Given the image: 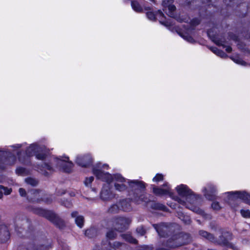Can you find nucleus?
Segmentation results:
<instances>
[{
    "label": "nucleus",
    "instance_id": "nucleus-23",
    "mask_svg": "<svg viewBox=\"0 0 250 250\" xmlns=\"http://www.w3.org/2000/svg\"><path fill=\"white\" fill-rule=\"evenodd\" d=\"M195 3L201 2H202L203 4H204V6H203L202 8L199 10L200 11H202V12H200L199 13L200 16H202V15L204 14V11H206V8L205 6L206 5L209 6L210 0H195Z\"/></svg>",
    "mask_w": 250,
    "mask_h": 250
},
{
    "label": "nucleus",
    "instance_id": "nucleus-58",
    "mask_svg": "<svg viewBox=\"0 0 250 250\" xmlns=\"http://www.w3.org/2000/svg\"><path fill=\"white\" fill-rule=\"evenodd\" d=\"M65 192V191L64 190H63L62 191L61 193H60V192H58L57 194L58 195H62L63 194H64Z\"/></svg>",
    "mask_w": 250,
    "mask_h": 250
},
{
    "label": "nucleus",
    "instance_id": "nucleus-52",
    "mask_svg": "<svg viewBox=\"0 0 250 250\" xmlns=\"http://www.w3.org/2000/svg\"><path fill=\"white\" fill-rule=\"evenodd\" d=\"M185 218L183 221L185 222V223L187 224H190V219L187 216V217H184Z\"/></svg>",
    "mask_w": 250,
    "mask_h": 250
},
{
    "label": "nucleus",
    "instance_id": "nucleus-5",
    "mask_svg": "<svg viewBox=\"0 0 250 250\" xmlns=\"http://www.w3.org/2000/svg\"><path fill=\"white\" fill-rule=\"evenodd\" d=\"M178 193L183 197H185L186 201L191 204H195L197 197L193 193L186 185H181L176 188Z\"/></svg>",
    "mask_w": 250,
    "mask_h": 250
},
{
    "label": "nucleus",
    "instance_id": "nucleus-15",
    "mask_svg": "<svg viewBox=\"0 0 250 250\" xmlns=\"http://www.w3.org/2000/svg\"><path fill=\"white\" fill-rule=\"evenodd\" d=\"M150 195L144 194V192H143L139 194L134 195L133 197V200L137 204H140L142 202L148 203L150 201Z\"/></svg>",
    "mask_w": 250,
    "mask_h": 250
},
{
    "label": "nucleus",
    "instance_id": "nucleus-11",
    "mask_svg": "<svg viewBox=\"0 0 250 250\" xmlns=\"http://www.w3.org/2000/svg\"><path fill=\"white\" fill-rule=\"evenodd\" d=\"M172 18H174L176 21L179 22H189L191 28H193L194 27L197 26L200 23V20L198 18H194L192 20L189 19V17H171Z\"/></svg>",
    "mask_w": 250,
    "mask_h": 250
},
{
    "label": "nucleus",
    "instance_id": "nucleus-62",
    "mask_svg": "<svg viewBox=\"0 0 250 250\" xmlns=\"http://www.w3.org/2000/svg\"><path fill=\"white\" fill-rule=\"evenodd\" d=\"M161 16H164V14H163L162 13H161Z\"/></svg>",
    "mask_w": 250,
    "mask_h": 250
},
{
    "label": "nucleus",
    "instance_id": "nucleus-29",
    "mask_svg": "<svg viewBox=\"0 0 250 250\" xmlns=\"http://www.w3.org/2000/svg\"><path fill=\"white\" fill-rule=\"evenodd\" d=\"M25 182L28 185H31L32 186H36L38 184V181L36 179L28 177L25 179Z\"/></svg>",
    "mask_w": 250,
    "mask_h": 250
},
{
    "label": "nucleus",
    "instance_id": "nucleus-12",
    "mask_svg": "<svg viewBox=\"0 0 250 250\" xmlns=\"http://www.w3.org/2000/svg\"><path fill=\"white\" fill-rule=\"evenodd\" d=\"M69 158L65 157L64 159L57 158V165L58 167H62L66 172H69L70 169L73 167V163L71 161H68Z\"/></svg>",
    "mask_w": 250,
    "mask_h": 250
},
{
    "label": "nucleus",
    "instance_id": "nucleus-24",
    "mask_svg": "<svg viewBox=\"0 0 250 250\" xmlns=\"http://www.w3.org/2000/svg\"><path fill=\"white\" fill-rule=\"evenodd\" d=\"M121 237L130 243L136 244L138 243V241L129 234H123L121 235Z\"/></svg>",
    "mask_w": 250,
    "mask_h": 250
},
{
    "label": "nucleus",
    "instance_id": "nucleus-9",
    "mask_svg": "<svg viewBox=\"0 0 250 250\" xmlns=\"http://www.w3.org/2000/svg\"><path fill=\"white\" fill-rule=\"evenodd\" d=\"M93 172L96 177L104 181L110 183L113 179V176L108 173H104L101 169H99L96 167H94L93 169Z\"/></svg>",
    "mask_w": 250,
    "mask_h": 250
},
{
    "label": "nucleus",
    "instance_id": "nucleus-28",
    "mask_svg": "<svg viewBox=\"0 0 250 250\" xmlns=\"http://www.w3.org/2000/svg\"><path fill=\"white\" fill-rule=\"evenodd\" d=\"M151 207L152 208L155 209H159L164 211L166 210L167 209V207L165 205L158 203H152Z\"/></svg>",
    "mask_w": 250,
    "mask_h": 250
},
{
    "label": "nucleus",
    "instance_id": "nucleus-31",
    "mask_svg": "<svg viewBox=\"0 0 250 250\" xmlns=\"http://www.w3.org/2000/svg\"><path fill=\"white\" fill-rule=\"evenodd\" d=\"M120 208V206L116 204L112 205L108 209V212L111 213H117Z\"/></svg>",
    "mask_w": 250,
    "mask_h": 250
},
{
    "label": "nucleus",
    "instance_id": "nucleus-42",
    "mask_svg": "<svg viewBox=\"0 0 250 250\" xmlns=\"http://www.w3.org/2000/svg\"><path fill=\"white\" fill-rule=\"evenodd\" d=\"M26 171L25 168L22 167H19L17 168L16 173L19 175H23L26 173Z\"/></svg>",
    "mask_w": 250,
    "mask_h": 250
},
{
    "label": "nucleus",
    "instance_id": "nucleus-57",
    "mask_svg": "<svg viewBox=\"0 0 250 250\" xmlns=\"http://www.w3.org/2000/svg\"><path fill=\"white\" fill-rule=\"evenodd\" d=\"M45 202L47 203V204H49L52 202V200L47 199L45 200Z\"/></svg>",
    "mask_w": 250,
    "mask_h": 250
},
{
    "label": "nucleus",
    "instance_id": "nucleus-49",
    "mask_svg": "<svg viewBox=\"0 0 250 250\" xmlns=\"http://www.w3.org/2000/svg\"><path fill=\"white\" fill-rule=\"evenodd\" d=\"M43 168L49 171H51L52 170V167L49 164L46 163L44 164Z\"/></svg>",
    "mask_w": 250,
    "mask_h": 250
},
{
    "label": "nucleus",
    "instance_id": "nucleus-20",
    "mask_svg": "<svg viewBox=\"0 0 250 250\" xmlns=\"http://www.w3.org/2000/svg\"><path fill=\"white\" fill-rule=\"evenodd\" d=\"M153 192L157 195H163L170 193L169 188H161L153 186Z\"/></svg>",
    "mask_w": 250,
    "mask_h": 250
},
{
    "label": "nucleus",
    "instance_id": "nucleus-27",
    "mask_svg": "<svg viewBox=\"0 0 250 250\" xmlns=\"http://www.w3.org/2000/svg\"><path fill=\"white\" fill-rule=\"evenodd\" d=\"M114 186L115 189L119 191H124L127 189V186L124 183H115Z\"/></svg>",
    "mask_w": 250,
    "mask_h": 250
},
{
    "label": "nucleus",
    "instance_id": "nucleus-18",
    "mask_svg": "<svg viewBox=\"0 0 250 250\" xmlns=\"http://www.w3.org/2000/svg\"><path fill=\"white\" fill-rule=\"evenodd\" d=\"M130 199L123 200L119 203L121 209L125 211H129L132 209Z\"/></svg>",
    "mask_w": 250,
    "mask_h": 250
},
{
    "label": "nucleus",
    "instance_id": "nucleus-53",
    "mask_svg": "<svg viewBox=\"0 0 250 250\" xmlns=\"http://www.w3.org/2000/svg\"><path fill=\"white\" fill-rule=\"evenodd\" d=\"M226 50L228 52H230L232 51V48L230 46H228L226 47Z\"/></svg>",
    "mask_w": 250,
    "mask_h": 250
},
{
    "label": "nucleus",
    "instance_id": "nucleus-45",
    "mask_svg": "<svg viewBox=\"0 0 250 250\" xmlns=\"http://www.w3.org/2000/svg\"><path fill=\"white\" fill-rule=\"evenodd\" d=\"M211 207L215 210H218L221 208L219 203L217 202H213Z\"/></svg>",
    "mask_w": 250,
    "mask_h": 250
},
{
    "label": "nucleus",
    "instance_id": "nucleus-7",
    "mask_svg": "<svg viewBox=\"0 0 250 250\" xmlns=\"http://www.w3.org/2000/svg\"><path fill=\"white\" fill-rule=\"evenodd\" d=\"M229 195V204H231V202L234 201L237 198L242 200L245 203L250 205V194L245 191H234L228 192Z\"/></svg>",
    "mask_w": 250,
    "mask_h": 250
},
{
    "label": "nucleus",
    "instance_id": "nucleus-8",
    "mask_svg": "<svg viewBox=\"0 0 250 250\" xmlns=\"http://www.w3.org/2000/svg\"><path fill=\"white\" fill-rule=\"evenodd\" d=\"M129 188L134 192L133 196L144 192L146 188L144 182L139 180H128L127 181Z\"/></svg>",
    "mask_w": 250,
    "mask_h": 250
},
{
    "label": "nucleus",
    "instance_id": "nucleus-46",
    "mask_svg": "<svg viewBox=\"0 0 250 250\" xmlns=\"http://www.w3.org/2000/svg\"><path fill=\"white\" fill-rule=\"evenodd\" d=\"M94 180V177L91 176L89 178H86L84 181L85 185L88 186L90 184H91Z\"/></svg>",
    "mask_w": 250,
    "mask_h": 250
},
{
    "label": "nucleus",
    "instance_id": "nucleus-41",
    "mask_svg": "<svg viewBox=\"0 0 250 250\" xmlns=\"http://www.w3.org/2000/svg\"><path fill=\"white\" fill-rule=\"evenodd\" d=\"M61 205L64 206L67 208H70L72 207V203L70 201L67 200L62 201Z\"/></svg>",
    "mask_w": 250,
    "mask_h": 250
},
{
    "label": "nucleus",
    "instance_id": "nucleus-55",
    "mask_svg": "<svg viewBox=\"0 0 250 250\" xmlns=\"http://www.w3.org/2000/svg\"><path fill=\"white\" fill-rule=\"evenodd\" d=\"M93 250H102V249L100 246H96Z\"/></svg>",
    "mask_w": 250,
    "mask_h": 250
},
{
    "label": "nucleus",
    "instance_id": "nucleus-10",
    "mask_svg": "<svg viewBox=\"0 0 250 250\" xmlns=\"http://www.w3.org/2000/svg\"><path fill=\"white\" fill-rule=\"evenodd\" d=\"M76 163L82 167H89L93 163L92 159L90 155L78 156L76 160Z\"/></svg>",
    "mask_w": 250,
    "mask_h": 250
},
{
    "label": "nucleus",
    "instance_id": "nucleus-25",
    "mask_svg": "<svg viewBox=\"0 0 250 250\" xmlns=\"http://www.w3.org/2000/svg\"><path fill=\"white\" fill-rule=\"evenodd\" d=\"M131 5L134 10L137 12H141L143 10V8L140 3L135 0H131Z\"/></svg>",
    "mask_w": 250,
    "mask_h": 250
},
{
    "label": "nucleus",
    "instance_id": "nucleus-30",
    "mask_svg": "<svg viewBox=\"0 0 250 250\" xmlns=\"http://www.w3.org/2000/svg\"><path fill=\"white\" fill-rule=\"evenodd\" d=\"M230 58L233 62L237 64L242 65H245L246 64V62L238 56H232Z\"/></svg>",
    "mask_w": 250,
    "mask_h": 250
},
{
    "label": "nucleus",
    "instance_id": "nucleus-19",
    "mask_svg": "<svg viewBox=\"0 0 250 250\" xmlns=\"http://www.w3.org/2000/svg\"><path fill=\"white\" fill-rule=\"evenodd\" d=\"M173 0H162V4L165 8L167 7L170 14H172L173 12L176 10V7L172 4Z\"/></svg>",
    "mask_w": 250,
    "mask_h": 250
},
{
    "label": "nucleus",
    "instance_id": "nucleus-44",
    "mask_svg": "<svg viewBox=\"0 0 250 250\" xmlns=\"http://www.w3.org/2000/svg\"><path fill=\"white\" fill-rule=\"evenodd\" d=\"M37 159L43 160L45 158L46 155L44 153H37L35 155Z\"/></svg>",
    "mask_w": 250,
    "mask_h": 250
},
{
    "label": "nucleus",
    "instance_id": "nucleus-54",
    "mask_svg": "<svg viewBox=\"0 0 250 250\" xmlns=\"http://www.w3.org/2000/svg\"><path fill=\"white\" fill-rule=\"evenodd\" d=\"M187 41L188 42H191L192 41H193V39L192 37L190 36H187L186 38H185Z\"/></svg>",
    "mask_w": 250,
    "mask_h": 250
},
{
    "label": "nucleus",
    "instance_id": "nucleus-61",
    "mask_svg": "<svg viewBox=\"0 0 250 250\" xmlns=\"http://www.w3.org/2000/svg\"><path fill=\"white\" fill-rule=\"evenodd\" d=\"M104 167H108V166H107V165H104Z\"/></svg>",
    "mask_w": 250,
    "mask_h": 250
},
{
    "label": "nucleus",
    "instance_id": "nucleus-40",
    "mask_svg": "<svg viewBox=\"0 0 250 250\" xmlns=\"http://www.w3.org/2000/svg\"><path fill=\"white\" fill-rule=\"evenodd\" d=\"M163 180V175L162 174H157L153 178V181L158 182Z\"/></svg>",
    "mask_w": 250,
    "mask_h": 250
},
{
    "label": "nucleus",
    "instance_id": "nucleus-35",
    "mask_svg": "<svg viewBox=\"0 0 250 250\" xmlns=\"http://www.w3.org/2000/svg\"><path fill=\"white\" fill-rule=\"evenodd\" d=\"M162 17L164 18H163L164 19L163 20H161L160 21V22L162 24L166 26H170L173 25L172 22L169 20H166V19L165 18V17Z\"/></svg>",
    "mask_w": 250,
    "mask_h": 250
},
{
    "label": "nucleus",
    "instance_id": "nucleus-3",
    "mask_svg": "<svg viewBox=\"0 0 250 250\" xmlns=\"http://www.w3.org/2000/svg\"><path fill=\"white\" fill-rule=\"evenodd\" d=\"M31 209L34 213L45 217L59 228L62 229L65 225L64 221L51 211L39 208H32Z\"/></svg>",
    "mask_w": 250,
    "mask_h": 250
},
{
    "label": "nucleus",
    "instance_id": "nucleus-39",
    "mask_svg": "<svg viewBox=\"0 0 250 250\" xmlns=\"http://www.w3.org/2000/svg\"><path fill=\"white\" fill-rule=\"evenodd\" d=\"M241 214L242 216L245 218H250V210L242 209L241 210Z\"/></svg>",
    "mask_w": 250,
    "mask_h": 250
},
{
    "label": "nucleus",
    "instance_id": "nucleus-33",
    "mask_svg": "<svg viewBox=\"0 0 250 250\" xmlns=\"http://www.w3.org/2000/svg\"><path fill=\"white\" fill-rule=\"evenodd\" d=\"M109 245L111 247L114 249H120L122 246H125V244L117 241L114 242L113 243H110Z\"/></svg>",
    "mask_w": 250,
    "mask_h": 250
},
{
    "label": "nucleus",
    "instance_id": "nucleus-60",
    "mask_svg": "<svg viewBox=\"0 0 250 250\" xmlns=\"http://www.w3.org/2000/svg\"><path fill=\"white\" fill-rule=\"evenodd\" d=\"M197 210H198V209H196V208H195V210H194L195 212H197Z\"/></svg>",
    "mask_w": 250,
    "mask_h": 250
},
{
    "label": "nucleus",
    "instance_id": "nucleus-64",
    "mask_svg": "<svg viewBox=\"0 0 250 250\" xmlns=\"http://www.w3.org/2000/svg\"><path fill=\"white\" fill-rule=\"evenodd\" d=\"M71 196H73L74 195L73 194H70Z\"/></svg>",
    "mask_w": 250,
    "mask_h": 250
},
{
    "label": "nucleus",
    "instance_id": "nucleus-13",
    "mask_svg": "<svg viewBox=\"0 0 250 250\" xmlns=\"http://www.w3.org/2000/svg\"><path fill=\"white\" fill-rule=\"evenodd\" d=\"M41 191L39 189H32L27 192V199L32 202H40L41 200H43L40 198V193Z\"/></svg>",
    "mask_w": 250,
    "mask_h": 250
},
{
    "label": "nucleus",
    "instance_id": "nucleus-43",
    "mask_svg": "<svg viewBox=\"0 0 250 250\" xmlns=\"http://www.w3.org/2000/svg\"><path fill=\"white\" fill-rule=\"evenodd\" d=\"M0 188L2 189L4 191V193L5 195H9L12 192L11 188H7L4 187L3 186H0Z\"/></svg>",
    "mask_w": 250,
    "mask_h": 250
},
{
    "label": "nucleus",
    "instance_id": "nucleus-16",
    "mask_svg": "<svg viewBox=\"0 0 250 250\" xmlns=\"http://www.w3.org/2000/svg\"><path fill=\"white\" fill-rule=\"evenodd\" d=\"M10 233L7 227L5 225L0 226V240L2 242L6 241L9 238Z\"/></svg>",
    "mask_w": 250,
    "mask_h": 250
},
{
    "label": "nucleus",
    "instance_id": "nucleus-2",
    "mask_svg": "<svg viewBox=\"0 0 250 250\" xmlns=\"http://www.w3.org/2000/svg\"><path fill=\"white\" fill-rule=\"evenodd\" d=\"M192 238L189 234L184 232H177L176 230L172 237L167 242L165 247L157 250H167L168 248H174L189 244Z\"/></svg>",
    "mask_w": 250,
    "mask_h": 250
},
{
    "label": "nucleus",
    "instance_id": "nucleus-48",
    "mask_svg": "<svg viewBox=\"0 0 250 250\" xmlns=\"http://www.w3.org/2000/svg\"><path fill=\"white\" fill-rule=\"evenodd\" d=\"M217 55L220 56L222 58H225V57H227V56L224 52H223V51L220 50L219 53H217Z\"/></svg>",
    "mask_w": 250,
    "mask_h": 250
},
{
    "label": "nucleus",
    "instance_id": "nucleus-14",
    "mask_svg": "<svg viewBox=\"0 0 250 250\" xmlns=\"http://www.w3.org/2000/svg\"><path fill=\"white\" fill-rule=\"evenodd\" d=\"M204 195L206 198L209 200H213L215 198L216 189L214 186L209 185L208 186V188H206L203 189Z\"/></svg>",
    "mask_w": 250,
    "mask_h": 250
},
{
    "label": "nucleus",
    "instance_id": "nucleus-6",
    "mask_svg": "<svg viewBox=\"0 0 250 250\" xmlns=\"http://www.w3.org/2000/svg\"><path fill=\"white\" fill-rule=\"evenodd\" d=\"M131 222L130 218L123 216H118L113 218V223L115 229L122 231L128 229Z\"/></svg>",
    "mask_w": 250,
    "mask_h": 250
},
{
    "label": "nucleus",
    "instance_id": "nucleus-1",
    "mask_svg": "<svg viewBox=\"0 0 250 250\" xmlns=\"http://www.w3.org/2000/svg\"><path fill=\"white\" fill-rule=\"evenodd\" d=\"M219 232L220 235L218 238H215L212 234L203 230H199V234L202 237L212 243L227 246L233 250H237L236 247L234 245L229 242V241L231 239V233L221 228L219 229Z\"/></svg>",
    "mask_w": 250,
    "mask_h": 250
},
{
    "label": "nucleus",
    "instance_id": "nucleus-34",
    "mask_svg": "<svg viewBox=\"0 0 250 250\" xmlns=\"http://www.w3.org/2000/svg\"><path fill=\"white\" fill-rule=\"evenodd\" d=\"M114 178L116 181V183H125L126 182L125 179L120 174H116L114 175Z\"/></svg>",
    "mask_w": 250,
    "mask_h": 250
},
{
    "label": "nucleus",
    "instance_id": "nucleus-50",
    "mask_svg": "<svg viewBox=\"0 0 250 250\" xmlns=\"http://www.w3.org/2000/svg\"><path fill=\"white\" fill-rule=\"evenodd\" d=\"M210 50L216 55L219 53L220 50L216 47H213L210 48Z\"/></svg>",
    "mask_w": 250,
    "mask_h": 250
},
{
    "label": "nucleus",
    "instance_id": "nucleus-32",
    "mask_svg": "<svg viewBox=\"0 0 250 250\" xmlns=\"http://www.w3.org/2000/svg\"><path fill=\"white\" fill-rule=\"evenodd\" d=\"M47 247H45L44 246H40V248H37L35 246L30 245L26 249H23V250H46Z\"/></svg>",
    "mask_w": 250,
    "mask_h": 250
},
{
    "label": "nucleus",
    "instance_id": "nucleus-26",
    "mask_svg": "<svg viewBox=\"0 0 250 250\" xmlns=\"http://www.w3.org/2000/svg\"><path fill=\"white\" fill-rule=\"evenodd\" d=\"M97 234V230L94 228L87 229L85 231V235L89 238H92Z\"/></svg>",
    "mask_w": 250,
    "mask_h": 250
},
{
    "label": "nucleus",
    "instance_id": "nucleus-38",
    "mask_svg": "<svg viewBox=\"0 0 250 250\" xmlns=\"http://www.w3.org/2000/svg\"><path fill=\"white\" fill-rule=\"evenodd\" d=\"M116 235H117V234L115 233V232L113 230L109 231L106 233V236L109 239H114L116 237Z\"/></svg>",
    "mask_w": 250,
    "mask_h": 250
},
{
    "label": "nucleus",
    "instance_id": "nucleus-47",
    "mask_svg": "<svg viewBox=\"0 0 250 250\" xmlns=\"http://www.w3.org/2000/svg\"><path fill=\"white\" fill-rule=\"evenodd\" d=\"M20 194L22 197H27V193H26L25 190L23 188H20L19 189Z\"/></svg>",
    "mask_w": 250,
    "mask_h": 250
},
{
    "label": "nucleus",
    "instance_id": "nucleus-63",
    "mask_svg": "<svg viewBox=\"0 0 250 250\" xmlns=\"http://www.w3.org/2000/svg\"><path fill=\"white\" fill-rule=\"evenodd\" d=\"M164 186H167V184H164Z\"/></svg>",
    "mask_w": 250,
    "mask_h": 250
},
{
    "label": "nucleus",
    "instance_id": "nucleus-17",
    "mask_svg": "<svg viewBox=\"0 0 250 250\" xmlns=\"http://www.w3.org/2000/svg\"><path fill=\"white\" fill-rule=\"evenodd\" d=\"M114 197L108 187H104L101 192V199L104 201L108 200Z\"/></svg>",
    "mask_w": 250,
    "mask_h": 250
},
{
    "label": "nucleus",
    "instance_id": "nucleus-56",
    "mask_svg": "<svg viewBox=\"0 0 250 250\" xmlns=\"http://www.w3.org/2000/svg\"><path fill=\"white\" fill-rule=\"evenodd\" d=\"M148 19L151 20V21H155L156 19V17H153V16H152V17H148Z\"/></svg>",
    "mask_w": 250,
    "mask_h": 250
},
{
    "label": "nucleus",
    "instance_id": "nucleus-51",
    "mask_svg": "<svg viewBox=\"0 0 250 250\" xmlns=\"http://www.w3.org/2000/svg\"><path fill=\"white\" fill-rule=\"evenodd\" d=\"M176 200H177L179 203H180L182 205H185L186 202L185 201L182 200L181 199L179 198V197H176Z\"/></svg>",
    "mask_w": 250,
    "mask_h": 250
},
{
    "label": "nucleus",
    "instance_id": "nucleus-59",
    "mask_svg": "<svg viewBox=\"0 0 250 250\" xmlns=\"http://www.w3.org/2000/svg\"><path fill=\"white\" fill-rule=\"evenodd\" d=\"M151 15H150V16H155V15H154V13H152V12H151Z\"/></svg>",
    "mask_w": 250,
    "mask_h": 250
},
{
    "label": "nucleus",
    "instance_id": "nucleus-37",
    "mask_svg": "<svg viewBox=\"0 0 250 250\" xmlns=\"http://www.w3.org/2000/svg\"><path fill=\"white\" fill-rule=\"evenodd\" d=\"M22 222H23V223L21 224L19 220H16L15 229L16 230L19 231V229L21 228V225L22 226L24 224V223H26V221L25 220H23Z\"/></svg>",
    "mask_w": 250,
    "mask_h": 250
},
{
    "label": "nucleus",
    "instance_id": "nucleus-4",
    "mask_svg": "<svg viewBox=\"0 0 250 250\" xmlns=\"http://www.w3.org/2000/svg\"><path fill=\"white\" fill-rule=\"evenodd\" d=\"M153 226L159 235L162 237H172L176 229L178 228V226L176 225H168L164 223L153 224Z\"/></svg>",
    "mask_w": 250,
    "mask_h": 250
},
{
    "label": "nucleus",
    "instance_id": "nucleus-21",
    "mask_svg": "<svg viewBox=\"0 0 250 250\" xmlns=\"http://www.w3.org/2000/svg\"><path fill=\"white\" fill-rule=\"evenodd\" d=\"M39 147L38 145L32 144L26 149V154L29 156L35 155L39 151Z\"/></svg>",
    "mask_w": 250,
    "mask_h": 250
},
{
    "label": "nucleus",
    "instance_id": "nucleus-22",
    "mask_svg": "<svg viewBox=\"0 0 250 250\" xmlns=\"http://www.w3.org/2000/svg\"><path fill=\"white\" fill-rule=\"evenodd\" d=\"M78 212L77 211H73L71 213V216L72 217H76L75 219V222L76 224L79 226L80 228H82L83 225V222H84V219L83 216H78Z\"/></svg>",
    "mask_w": 250,
    "mask_h": 250
},
{
    "label": "nucleus",
    "instance_id": "nucleus-36",
    "mask_svg": "<svg viewBox=\"0 0 250 250\" xmlns=\"http://www.w3.org/2000/svg\"><path fill=\"white\" fill-rule=\"evenodd\" d=\"M136 231L137 233L141 236H143L146 233V230L143 226L138 227L136 229Z\"/></svg>",
    "mask_w": 250,
    "mask_h": 250
}]
</instances>
